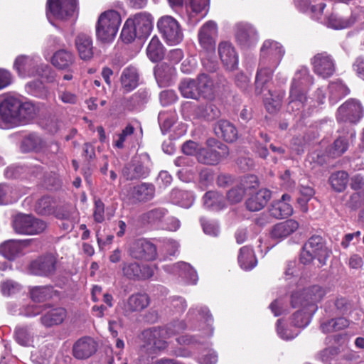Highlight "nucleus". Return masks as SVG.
Instances as JSON below:
<instances>
[{
	"mask_svg": "<svg viewBox=\"0 0 364 364\" xmlns=\"http://www.w3.org/2000/svg\"><path fill=\"white\" fill-rule=\"evenodd\" d=\"M0 289L3 295L11 296L20 291L21 286L13 280H7L1 283Z\"/></svg>",
	"mask_w": 364,
	"mask_h": 364,
	"instance_id": "obj_63",
	"label": "nucleus"
},
{
	"mask_svg": "<svg viewBox=\"0 0 364 364\" xmlns=\"http://www.w3.org/2000/svg\"><path fill=\"white\" fill-rule=\"evenodd\" d=\"M188 316L190 319L194 318L196 316L197 320H204L207 326L206 334L208 336L213 335V328H212V323L213 318L208 307L203 306L191 307L188 311Z\"/></svg>",
	"mask_w": 364,
	"mask_h": 364,
	"instance_id": "obj_32",
	"label": "nucleus"
},
{
	"mask_svg": "<svg viewBox=\"0 0 364 364\" xmlns=\"http://www.w3.org/2000/svg\"><path fill=\"white\" fill-rule=\"evenodd\" d=\"M122 277L130 281H144L150 279L154 274V267L136 261L123 262L119 267Z\"/></svg>",
	"mask_w": 364,
	"mask_h": 364,
	"instance_id": "obj_8",
	"label": "nucleus"
},
{
	"mask_svg": "<svg viewBox=\"0 0 364 364\" xmlns=\"http://www.w3.org/2000/svg\"><path fill=\"white\" fill-rule=\"evenodd\" d=\"M294 4L297 10L302 13H306L311 11L312 13H316L317 10L319 13L323 12L326 4L320 3L318 5H311L310 0H294Z\"/></svg>",
	"mask_w": 364,
	"mask_h": 364,
	"instance_id": "obj_57",
	"label": "nucleus"
},
{
	"mask_svg": "<svg viewBox=\"0 0 364 364\" xmlns=\"http://www.w3.org/2000/svg\"><path fill=\"white\" fill-rule=\"evenodd\" d=\"M312 84L313 77L306 68L302 67L295 73L290 88L289 109L299 111L304 107L307 100L306 93Z\"/></svg>",
	"mask_w": 364,
	"mask_h": 364,
	"instance_id": "obj_3",
	"label": "nucleus"
},
{
	"mask_svg": "<svg viewBox=\"0 0 364 364\" xmlns=\"http://www.w3.org/2000/svg\"><path fill=\"white\" fill-rule=\"evenodd\" d=\"M75 45L78 55L83 61H90L93 58L95 48L92 37L86 33L77 34L75 40Z\"/></svg>",
	"mask_w": 364,
	"mask_h": 364,
	"instance_id": "obj_20",
	"label": "nucleus"
},
{
	"mask_svg": "<svg viewBox=\"0 0 364 364\" xmlns=\"http://www.w3.org/2000/svg\"><path fill=\"white\" fill-rule=\"evenodd\" d=\"M269 215L277 219L287 218L293 213L291 205L285 201H274L269 208Z\"/></svg>",
	"mask_w": 364,
	"mask_h": 364,
	"instance_id": "obj_46",
	"label": "nucleus"
},
{
	"mask_svg": "<svg viewBox=\"0 0 364 364\" xmlns=\"http://www.w3.org/2000/svg\"><path fill=\"white\" fill-rule=\"evenodd\" d=\"M155 196V186L150 183H141L133 187L131 191L132 198L138 202H147Z\"/></svg>",
	"mask_w": 364,
	"mask_h": 364,
	"instance_id": "obj_28",
	"label": "nucleus"
},
{
	"mask_svg": "<svg viewBox=\"0 0 364 364\" xmlns=\"http://www.w3.org/2000/svg\"><path fill=\"white\" fill-rule=\"evenodd\" d=\"M179 90L181 95L185 98L193 100L199 99V92L197 87L196 79L185 78L179 85Z\"/></svg>",
	"mask_w": 364,
	"mask_h": 364,
	"instance_id": "obj_44",
	"label": "nucleus"
},
{
	"mask_svg": "<svg viewBox=\"0 0 364 364\" xmlns=\"http://www.w3.org/2000/svg\"><path fill=\"white\" fill-rule=\"evenodd\" d=\"M121 84L125 92H129L139 85V73L134 67L124 69L121 75Z\"/></svg>",
	"mask_w": 364,
	"mask_h": 364,
	"instance_id": "obj_37",
	"label": "nucleus"
},
{
	"mask_svg": "<svg viewBox=\"0 0 364 364\" xmlns=\"http://www.w3.org/2000/svg\"><path fill=\"white\" fill-rule=\"evenodd\" d=\"M149 304V299L146 294H135L131 295L124 304V311L129 314L140 311L146 308Z\"/></svg>",
	"mask_w": 364,
	"mask_h": 364,
	"instance_id": "obj_34",
	"label": "nucleus"
},
{
	"mask_svg": "<svg viewBox=\"0 0 364 364\" xmlns=\"http://www.w3.org/2000/svg\"><path fill=\"white\" fill-rule=\"evenodd\" d=\"M22 251V245L19 240H8L0 245V253L9 260L14 259Z\"/></svg>",
	"mask_w": 364,
	"mask_h": 364,
	"instance_id": "obj_43",
	"label": "nucleus"
},
{
	"mask_svg": "<svg viewBox=\"0 0 364 364\" xmlns=\"http://www.w3.org/2000/svg\"><path fill=\"white\" fill-rule=\"evenodd\" d=\"M97 349L96 343L90 337L79 339L73 346V355L77 359H86L90 357Z\"/></svg>",
	"mask_w": 364,
	"mask_h": 364,
	"instance_id": "obj_24",
	"label": "nucleus"
},
{
	"mask_svg": "<svg viewBox=\"0 0 364 364\" xmlns=\"http://www.w3.org/2000/svg\"><path fill=\"white\" fill-rule=\"evenodd\" d=\"M152 31V24H124L120 38L125 43H130L136 38H147Z\"/></svg>",
	"mask_w": 364,
	"mask_h": 364,
	"instance_id": "obj_15",
	"label": "nucleus"
},
{
	"mask_svg": "<svg viewBox=\"0 0 364 364\" xmlns=\"http://www.w3.org/2000/svg\"><path fill=\"white\" fill-rule=\"evenodd\" d=\"M75 60V58L73 53L62 49L53 54L51 63L59 70H68L70 71V68L74 64Z\"/></svg>",
	"mask_w": 364,
	"mask_h": 364,
	"instance_id": "obj_31",
	"label": "nucleus"
},
{
	"mask_svg": "<svg viewBox=\"0 0 364 364\" xmlns=\"http://www.w3.org/2000/svg\"><path fill=\"white\" fill-rule=\"evenodd\" d=\"M271 198L270 191L263 188L250 196L245 202L247 208L250 211L262 210Z\"/></svg>",
	"mask_w": 364,
	"mask_h": 364,
	"instance_id": "obj_26",
	"label": "nucleus"
},
{
	"mask_svg": "<svg viewBox=\"0 0 364 364\" xmlns=\"http://www.w3.org/2000/svg\"><path fill=\"white\" fill-rule=\"evenodd\" d=\"M364 115V108L356 99H349L337 109L336 119L339 124L354 125L358 124Z\"/></svg>",
	"mask_w": 364,
	"mask_h": 364,
	"instance_id": "obj_7",
	"label": "nucleus"
},
{
	"mask_svg": "<svg viewBox=\"0 0 364 364\" xmlns=\"http://www.w3.org/2000/svg\"><path fill=\"white\" fill-rule=\"evenodd\" d=\"M127 169V171H124V174L129 180L146 178L149 174V168L139 161H134Z\"/></svg>",
	"mask_w": 364,
	"mask_h": 364,
	"instance_id": "obj_47",
	"label": "nucleus"
},
{
	"mask_svg": "<svg viewBox=\"0 0 364 364\" xmlns=\"http://www.w3.org/2000/svg\"><path fill=\"white\" fill-rule=\"evenodd\" d=\"M30 294L33 301L42 302L50 296V287L47 286L35 287L31 289Z\"/></svg>",
	"mask_w": 364,
	"mask_h": 364,
	"instance_id": "obj_61",
	"label": "nucleus"
},
{
	"mask_svg": "<svg viewBox=\"0 0 364 364\" xmlns=\"http://www.w3.org/2000/svg\"><path fill=\"white\" fill-rule=\"evenodd\" d=\"M54 207L53 199L49 196H44L36 201L35 211L40 215H49L53 212Z\"/></svg>",
	"mask_w": 364,
	"mask_h": 364,
	"instance_id": "obj_54",
	"label": "nucleus"
},
{
	"mask_svg": "<svg viewBox=\"0 0 364 364\" xmlns=\"http://www.w3.org/2000/svg\"><path fill=\"white\" fill-rule=\"evenodd\" d=\"M210 0H186L188 19L198 23L208 13Z\"/></svg>",
	"mask_w": 364,
	"mask_h": 364,
	"instance_id": "obj_19",
	"label": "nucleus"
},
{
	"mask_svg": "<svg viewBox=\"0 0 364 364\" xmlns=\"http://www.w3.org/2000/svg\"><path fill=\"white\" fill-rule=\"evenodd\" d=\"M0 116L10 127L27 124L36 116L35 106L13 96L6 97L0 103Z\"/></svg>",
	"mask_w": 364,
	"mask_h": 364,
	"instance_id": "obj_1",
	"label": "nucleus"
},
{
	"mask_svg": "<svg viewBox=\"0 0 364 364\" xmlns=\"http://www.w3.org/2000/svg\"><path fill=\"white\" fill-rule=\"evenodd\" d=\"M164 269L187 279L191 284H196L198 279L196 272L189 264L184 262L175 263L171 267L166 266Z\"/></svg>",
	"mask_w": 364,
	"mask_h": 364,
	"instance_id": "obj_30",
	"label": "nucleus"
},
{
	"mask_svg": "<svg viewBox=\"0 0 364 364\" xmlns=\"http://www.w3.org/2000/svg\"><path fill=\"white\" fill-rule=\"evenodd\" d=\"M238 262L241 268L245 270L254 268L257 264V259L252 249L248 246L241 247L238 255Z\"/></svg>",
	"mask_w": 364,
	"mask_h": 364,
	"instance_id": "obj_42",
	"label": "nucleus"
},
{
	"mask_svg": "<svg viewBox=\"0 0 364 364\" xmlns=\"http://www.w3.org/2000/svg\"><path fill=\"white\" fill-rule=\"evenodd\" d=\"M154 75L161 87H168L176 80V71L173 66L164 63L155 67Z\"/></svg>",
	"mask_w": 364,
	"mask_h": 364,
	"instance_id": "obj_23",
	"label": "nucleus"
},
{
	"mask_svg": "<svg viewBox=\"0 0 364 364\" xmlns=\"http://www.w3.org/2000/svg\"><path fill=\"white\" fill-rule=\"evenodd\" d=\"M203 200L205 208L211 210H220L225 206L223 196L216 191H208Z\"/></svg>",
	"mask_w": 364,
	"mask_h": 364,
	"instance_id": "obj_40",
	"label": "nucleus"
},
{
	"mask_svg": "<svg viewBox=\"0 0 364 364\" xmlns=\"http://www.w3.org/2000/svg\"><path fill=\"white\" fill-rule=\"evenodd\" d=\"M41 60L37 55H22L16 58L14 68L21 77L36 76Z\"/></svg>",
	"mask_w": 364,
	"mask_h": 364,
	"instance_id": "obj_13",
	"label": "nucleus"
},
{
	"mask_svg": "<svg viewBox=\"0 0 364 364\" xmlns=\"http://www.w3.org/2000/svg\"><path fill=\"white\" fill-rule=\"evenodd\" d=\"M41 147V139L36 134H30L23 139L21 149L23 151H38Z\"/></svg>",
	"mask_w": 364,
	"mask_h": 364,
	"instance_id": "obj_60",
	"label": "nucleus"
},
{
	"mask_svg": "<svg viewBox=\"0 0 364 364\" xmlns=\"http://www.w3.org/2000/svg\"><path fill=\"white\" fill-rule=\"evenodd\" d=\"M300 196L297 199V203L300 206L301 210L304 213L308 211L307 203L315 194L314 188L309 186L301 185L299 188Z\"/></svg>",
	"mask_w": 364,
	"mask_h": 364,
	"instance_id": "obj_53",
	"label": "nucleus"
},
{
	"mask_svg": "<svg viewBox=\"0 0 364 364\" xmlns=\"http://www.w3.org/2000/svg\"><path fill=\"white\" fill-rule=\"evenodd\" d=\"M219 109L212 102L199 105L194 109V114L198 118L213 120L220 116Z\"/></svg>",
	"mask_w": 364,
	"mask_h": 364,
	"instance_id": "obj_45",
	"label": "nucleus"
},
{
	"mask_svg": "<svg viewBox=\"0 0 364 364\" xmlns=\"http://www.w3.org/2000/svg\"><path fill=\"white\" fill-rule=\"evenodd\" d=\"M198 41L200 46L207 53H213L215 49L216 38L218 37V27L216 24H203L198 31Z\"/></svg>",
	"mask_w": 364,
	"mask_h": 364,
	"instance_id": "obj_17",
	"label": "nucleus"
},
{
	"mask_svg": "<svg viewBox=\"0 0 364 364\" xmlns=\"http://www.w3.org/2000/svg\"><path fill=\"white\" fill-rule=\"evenodd\" d=\"M66 316V310L64 308L58 307L48 311L41 317V321L43 326L50 327L62 323Z\"/></svg>",
	"mask_w": 364,
	"mask_h": 364,
	"instance_id": "obj_33",
	"label": "nucleus"
},
{
	"mask_svg": "<svg viewBox=\"0 0 364 364\" xmlns=\"http://www.w3.org/2000/svg\"><path fill=\"white\" fill-rule=\"evenodd\" d=\"M331 252L323 239L321 236L314 235L304 245L300 261L304 264H309L316 259L318 262V266L322 267L326 264Z\"/></svg>",
	"mask_w": 364,
	"mask_h": 364,
	"instance_id": "obj_5",
	"label": "nucleus"
},
{
	"mask_svg": "<svg viewBox=\"0 0 364 364\" xmlns=\"http://www.w3.org/2000/svg\"><path fill=\"white\" fill-rule=\"evenodd\" d=\"M220 58L228 70H234L238 66V55L232 44L228 41L220 42L218 45Z\"/></svg>",
	"mask_w": 364,
	"mask_h": 364,
	"instance_id": "obj_18",
	"label": "nucleus"
},
{
	"mask_svg": "<svg viewBox=\"0 0 364 364\" xmlns=\"http://www.w3.org/2000/svg\"><path fill=\"white\" fill-rule=\"evenodd\" d=\"M285 54L282 45L272 39L265 40L260 48L259 59L262 65L277 67Z\"/></svg>",
	"mask_w": 364,
	"mask_h": 364,
	"instance_id": "obj_10",
	"label": "nucleus"
},
{
	"mask_svg": "<svg viewBox=\"0 0 364 364\" xmlns=\"http://www.w3.org/2000/svg\"><path fill=\"white\" fill-rule=\"evenodd\" d=\"M328 90L329 101L331 104L336 103L338 100L350 93L348 87L340 80L331 82L328 86Z\"/></svg>",
	"mask_w": 364,
	"mask_h": 364,
	"instance_id": "obj_38",
	"label": "nucleus"
},
{
	"mask_svg": "<svg viewBox=\"0 0 364 364\" xmlns=\"http://www.w3.org/2000/svg\"><path fill=\"white\" fill-rule=\"evenodd\" d=\"M326 291L318 285H314L306 288L302 293L295 292L291 295V303L294 308L299 305L304 308L309 306L312 311H315L316 307L315 304L322 300L326 295Z\"/></svg>",
	"mask_w": 364,
	"mask_h": 364,
	"instance_id": "obj_9",
	"label": "nucleus"
},
{
	"mask_svg": "<svg viewBox=\"0 0 364 364\" xmlns=\"http://www.w3.org/2000/svg\"><path fill=\"white\" fill-rule=\"evenodd\" d=\"M46 13L50 23L75 21L78 15V1L47 0Z\"/></svg>",
	"mask_w": 364,
	"mask_h": 364,
	"instance_id": "obj_4",
	"label": "nucleus"
},
{
	"mask_svg": "<svg viewBox=\"0 0 364 364\" xmlns=\"http://www.w3.org/2000/svg\"><path fill=\"white\" fill-rule=\"evenodd\" d=\"M166 334L167 331L162 327H153L143 331V344L139 348L141 363L149 362L150 358H153L159 352L167 348L168 343L166 340L168 336Z\"/></svg>",
	"mask_w": 364,
	"mask_h": 364,
	"instance_id": "obj_2",
	"label": "nucleus"
},
{
	"mask_svg": "<svg viewBox=\"0 0 364 364\" xmlns=\"http://www.w3.org/2000/svg\"><path fill=\"white\" fill-rule=\"evenodd\" d=\"M12 227L17 234L37 235L46 230L47 224L33 215L18 213L12 218Z\"/></svg>",
	"mask_w": 364,
	"mask_h": 364,
	"instance_id": "obj_6",
	"label": "nucleus"
},
{
	"mask_svg": "<svg viewBox=\"0 0 364 364\" xmlns=\"http://www.w3.org/2000/svg\"><path fill=\"white\" fill-rule=\"evenodd\" d=\"M129 255L136 260L154 261L157 257V249L154 244L144 238L134 240L128 250Z\"/></svg>",
	"mask_w": 364,
	"mask_h": 364,
	"instance_id": "obj_11",
	"label": "nucleus"
},
{
	"mask_svg": "<svg viewBox=\"0 0 364 364\" xmlns=\"http://www.w3.org/2000/svg\"><path fill=\"white\" fill-rule=\"evenodd\" d=\"M14 337L16 342L23 346H31L33 341V333L26 327L16 328Z\"/></svg>",
	"mask_w": 364,
	"mask_h": 364,
	"instance_id": "obj_56",
	"label": "nucleus"
},
{
	"mask_svg": "<svg viewBox=\"0 0 364 364\" xmlns=\"http://www.w3.org/2000/svg\"><path fill=\"white\" fill-rule=\"evenodd\" d=\"M221 151L213 149L202 148L197 153L198 161L202 164L208 165L218 164L223 159L229 154L228 146H221Z\"/></svg>",
	"mask_w": 364,
	"mask_h": 364,
	"instance_id": "obj_21",
	"label": "nucleus"
},
{
	"mask_svg": "<svg viewBox=\"0 0 364 364\" xmlns=\"http://www.w3.org/2000/svg\"><path fill=\"white\" fill-rule=\"evenodd\" d=\"M277 68L269 65H262L261 61L259 60L255 78V93L257 95L262 93L265 85L272 79L273 72Z\"/></svg>",
	"mask_w": 364,
	"mask_h": 364,
	"instance_id": "obj_27",
	"label": "nucleus"
},
{
	"mask_svg": "<svg viewBox=\"0 0 364 364\" xmlns=\"http://www.w3.org/2000/svg\"><path fill=\"white\" fill-rule=\"evenodd\" d=\"M299 228V223L294 220H287L275 225L271 231L273 238L283 239L295 232Z\"/></svg>",
	"mask_w": 364,
	"mask_h": 364,
	"instance_id": "obj_35",
	"label": "nucleus"
},
{
	"mask_svg": "<svg viewBox=\"0 0 364 364\" xmlns=\"http://www.w3.org/2000/svg\"><path fill=\"white\" fill-rule=\"evenodd\" d=\"M235 36L237 44L242 49H249L255 47L259 41V34L257 30L247 24H242L237 26Z\"/></svg>",
	"mask_w": 364,
	"mask_h": 364,
	"instance_id": "obj_14",
	"label": "nucleus"
},
{
	"mask_svg": "<svg viewBox=\"0 0 364 364\" xmlns=\"http://www.w3.org/2000/svg\"><path fill=\"white\" fill-rule=\"evenodd\" d=\"M242 186H237L230 189L227 193L228 199L233 203L240 202L247 189L255 188L258 186L257 178L254 175L245 176L242 181Z\"/></svg>",
	"mask_w": 364,
	"mask_h": 364,
	"instance_id": "obj_22",
	"label": "nucleus"
},
{
	"mask_svg": "<svg viewBox=\"0 0 364 364\" xmlns=\"http://www.w3.org/2000/svg\"><path fill=\"white\" fill-rule=\"evenodd\" d=\"M350 322L344 317L332 318L321 324V331L325 333H331L343 330L348 327Z\"/></svg>",
	"mask_w": 364,
	"mask_h": 364,
	"instance_id": "obj_50",
	"label": "nucleus"
},
{
	"mask_svg": "<svg viewBox=\"0 0 364 364\" xmlns=\"http://www.w3.org/2000/svg\"><path fill=\"white\" fill-rule=\"evenodd\" d=\"M331 188L336 192L343 191L348 183V174L344 171L333 173L329 177Z\"/></svg>",
	"mask_w": 364,
	"mask_h": 364,
	"instance_id": "obj_51",
	"label": "nucleus"
},
{
	"mask_svg": "<svg viewBox=\"0 0 364 364\" xmlns=\"http://www.w3.org/2000/svg\"><path fill=\"white\" fill-rule=\"evenodd\" d=\"M36 75L40 76L44 79L46 82L51 83L55 81L56 73L48 65L40 63L38 73Z\"/></svg>",
	"mask_w": 364,
	"mask_h": 364,
	"instance_id": "obj_62",
	"label": "nucleus"
},
{
	"mask_svg": "<svg viewBox=\"0 0 364 364\" xmlns=\"http://www.w3.org/2000/svg\"><path fill=\"white\" fill-rule=\"evenodd\" d=\"M163 38L169 45L179 43L183 37L179 24H157Z\"/></svg>",
	"mask_w": 364,
	"mask_h": 364,
	"instance_id": "obj_25",
	"label": "nucleus"
},
{
	"mask_svg": "<svg viewBox=\"0 0 364 364\" xmlns=\"http://www.w3.org/2000/svg\"><path fill=\"white\" fill-rule=\"evenodd\" d=\"M134 128L132 125L128 124L121 133L116 135L117 139L114 140V145L118 149L124 147V142L127 138L134 134Z\"/></svg>",
	"mask_w": 364,
	"mask_h": 364,
	"instance_id": "obj_64",
	"label": "nucleus"
},
{
	"mask_svg": "<svg viewBox=\"0 0 364 364\" xmlns=\"http://www.w3.org/2000/svg\"><path fill=\"white\" fill-rule=\"evenodd\" d=\"M348 139L346 136L338 137L332 145L328 147L326 151L329 156L336 158L343 154L348 149Z\"/></svg>",
	"mask_w": 364,
	"mask_h": 364,
	"instance_id": "obj_49",
	"label": "nucleus"
},
{
	"mask_svg": "<svg viewBox=\"0 0 364 364\" xmlns=\"http://www.w3.org/2000/svg\"><path fill=\"white\" fill-rule=\"evenodd\" d=\"M284 97V91L272 92L268 90L264 98V104L266 109L269 113H274L278 111L282 105V101Z\"/></svg>",
	"mask_w": 364,
	"mask_h": 364,
	"instance_id": "obj_41",
	"label": "nucleus"
},
{
	"mask_svg": "<svg viewBox=\"0 0 364 364\" xmlns=\"http://www.w3.org/2000/svg\"><path fill=\"white\" fill-rule=\"evenodd\" d=\"M215 134L227 142H233L237 137V131L235 127L229 121L220 120L215 127Z\"/></svg>",
	"mask_w": 364,
	"mask_h": 364,
	"instance_id": "obj_29",
	"label": "nucleus"
},
{
	"mask_svg": "<svg viewBox=\"0 0 364 364\" xmlns=\"http://www.w3.org/2000/svg\"><path fill=\"white\" fill-rule=\"evenodd\" d=\"M311 63L314 73L323 78L331 76L335 72L334 60L326 52L314 55Z\"/></svg>",
	"mask_w": 364,
	"mask_h": 364,
	"instance_id": "obj_16",
	"label": "nucleus"
},
{
	"mask_svg": "<svg viewBox=\"0 0 364 364\" xmlns=\"http://www.w3.org/2000/svg\"><path fill=\"white\" fill-rule=\"evenodd\" d=\"M146 54L152 62H158L163 58L164 55V46L156 36L151 38L149 43Z\"/></svg>",
	"mask_w": 364,
	"mask_h": 364,
	"instance_id": "obj_48",
	"label": "nucleus"
},
{
	"mask_svg": "<svg viewBox=\"0 0 364 364\" xmlns=\"http://www.w3.org/2000/svg\"><path fill=\"white\" fill-rule=\"evenodd\" d=\"M311 309H302L297 311L292 316L291 323L298 328H304L310 322V316L312 314Z\"/></svg>",
	"mask_w": 364,
	"mask_h": 364,
	"instance_id": "obj_55",
	"label": "nucleus"
},
{
	"mask_svg": "<svg viewBox=\"0 0 364 364\" xmlns=\"http://www.w3.org/2000/svg\"><path fill=\"white\" fill-rule=\"evenodd\" d=\"M57 269V257L51 254H46L38 257L29 264L31 274L41 277L53 276Z\"/></svg>",
	"mask_w": 364,
	"mask_h": 364,
	"instance_id": "obj_12",
	"label": "nucleus"
},
{
	"mask_svg": "<svg viewBox=\"0 0 364 364\" xmlns=\"http://www.w3.org/2000/svg\"><path fill=\"white\" fill-rule=\"evenodd\" d=\"M28 94L39 98H46L49 94L48 89L40 80H33L26 85Z\"/></svg>",
	"mask_w": 364,
	"mask_h": 364,
	"instance_id": "obj_52",
	"label": "nucleus"
},
{
	"mask_svg": "<svg viewBox=\"0 0 364 364\" xmlns=\"http://www.w3.org/2000/svg\"><path fill=\"white\" fill-rule=\"evenodd\" d=\"M118 30V24H97V39L102 43H109L114 39Z\"/></svg>",
	"mask_w": 364,
	"mask_h": 364,
	"instance_id": "obj_36",
	"label": "nucleus"
},
{
	"mask_svg": "<svg viewBox=\"0 0 364 364\" xmlns=\"http://www.w3.org/2000/svg\"><path fill=\"white\" fill-rule=\"evenodd\" d=\"M167 210L163 208H157L152 209L144 213L141 218L144 223H155L161 221V220L166 215Z\"/></svg>",
	"mask_w": 364,
	"mask_h": 364,
	"instance_id": "obj_58",
	"label": "nucleus"
},
{
	"mask_svg": "<svg viewBox=\"0 0 364 364\" xmlns=\"http://www.w3.org/2000/svg\"><path fill=\"white\" fill-rule=\"evenodd\" d=\"M125 14V12L121 14L118 11L109 9L100 15L97 23H121L122 16Z\"/></svg>",
	"mask_w": 364,
	"mask_h": 364,
	"instance_id": "obj_59",
	"label": "nucleus"
},
{
	"mask_svg": "<svg viewBox=\"0 0 364 364\" xmlns=\"http://www.w3.org/2000/svg\"><path fill=\"white\" fill-rule=\"evenodd\" d=\"M197 87L199 92V98L203 97L210 99L213 97V82L210 77L201 73L196 78Z\"/></svg>",
	"mask_w": 364,
	"mask_h": 364,
	"instance_id": "obj_39",
	"label": "nucleus"
}]
</instances>
